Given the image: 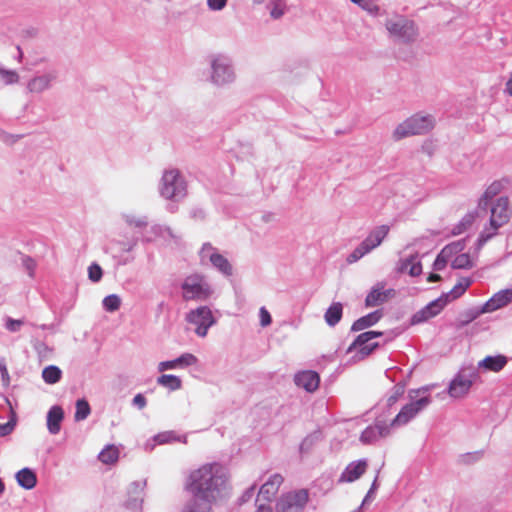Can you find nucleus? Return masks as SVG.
I'll return each mask as SVG.
<instances>
[{
    "label": "nucleus",
    "instance_id": "42",
    "mask_svg": "<svg viewBox=\"0 0 512 512\" xmlns=\"http://www.w3.org/2000/svg\"><path fill=\"white\" fill-rule=\"evenodd\" d=\"M123 219L131 227L142 228V227H146L148 224V220L145 216H136V215H132V214H125V215H123Z\"/></svg>",
    "mask_w": 512,
    "mask_h": 512
},
{
    "label": "nucleus",
    "instance_id": "30",
    "mask_svg": "<svg viewBox=\"0 0 512 512\" xmlns=\"http://www.w3.org/2000/svg\"><path fill=\"white\" fill-rule=\"evenodd\" d=\"M381 318L379 311H374L356 320L352 325L353 331H360L376 324Z\"/></svg>",
    "mask_w": 512,
    "mask_h": 512
},
{
    "label": "nucleus",
    "instance_id": "3",
    "mask_svg": "<svg viewBox=\"0 0 512 512\" xmlns=\"http://www.w3.org/2000/svg\"><path fill=\"white\" fill-rule=\"evenodd\" d=\"M432 386L427 385L408 392L409 403L404 405L395 418L389 423L392 428H399L408 424L432 402L430 391Z\"/></svg>",
    "mask_w": 512,
    "mask_h": 512
},
{
    "label": "nucleus",
    "instance_id": "13",
    "mask_svg": "<svg viewBox=\"0 0 512 512\" xmlns=\"http://www.w3.org/2000/svg\"><path fill=\"white\" fill-rule=\"evenodd\" d=\"M185 320L193 326V331L201 338L206 337L209 329L217 322L212 310L208 306H199L191 309L186 313Z\"/></svg>",
    "mask_w": 512,
    "mask_h": 512
},
{
    "label": "nucleus",
    "instance_id": "6",
    "mask_svg": "<svg viewBox=\"0 0 512 512\" xmlns=\"http://www.w3.org/2000/svg\"><path fill=\"white\" fill-rule=\"evenodd\" d=\"M385 28L391 39L401 43L413 42L418 36L414 21L400 14L389 16L385 21Z\"/></svg>",
    "mask_w": 512,
    "mask_h": 512
},
{
    "label": "nucleus",
    "instance_id": "37",
    "mask_svg": "<svg viewBox=\"0 0 512 512\" xmlns=\"http://www.w3.org/2000/svg\"><path fill=\"white\" fill-rule=\"evenodd\" d=\"M90 412V405L85 399H78L76 401L75 421L85 420L90 415Z\"/></svg>",
    "mask_w": 512,
    "mask_h": 512
},
{
    "label": "nucleus",
    "instance_id": "20",
    "mask_svg": "<svg viewBox=\"0 0 512 512\" xmlns=\"http://www.w3.org/2000/svg\"><path fill=\"white\" fill-rule=\"evenodd\" d=\"M512 302V288L495 293L482 307L481 313H491L508 306Z\"/></svg>",
    "mask_w": 512,
    "mask_h": 512
},
{
    "label": "nucleus",
    "instance_id": "59",
    "mask_svg": "<svg viewBox=\"0 0 512 512\" xmlns=\"http://www.w3.org/2000/svg\"><path fill=\"white\" fill-rule=\"evenodd\" d=\"M203 216H204V213H203V211L201 209L195 210L193 212V217L194 218H202Z\"/></svg>",
    "mask_w": 512,
    "mask_h": 512
},
{
    "label": "nucleus",
    "instance_id": "4",
    "mask_svg": "<svg viewBox=\"0 0 512 512\" xmlns=\"http://www.w3.org/2000/svg\"><path fill=\"white\" fill-rule=\"evenodd\" d=\"M489 223L480 233L477 245L481 248L487 241L497 235L498 230L506 225L512 217V208L507 197H499L490 208Z\"/></svg>",
    "mask_w": 512,
    "mask_h": 512
},
{
    "label": "nucleus",
    "instance_id": "56",
    "mask_svg": "<svg viewBox=\"0 0 512 512\" xmlns=\"http://www.w3.org/2000/svg\"><path fill=\"white\" fill-rule=\"evenodd\" d=\"M11 426L9 423L0 424V435L5 436L11 432Z\"/></svg>",
    "mask_w": 512,
    "mask_h": 512
},
{
    "label": "nucleus",
    "instance_id": "15",
    "mask_svg": "<svg viewBox=\"0 0 512 512\" xmlns=\"http://www.w3.org/2000/svg\"><path fill=\"white\" fill-rule=\"evenodd\" d=\"M380 336H382V332L376 331H367L358 335L348 348V353H354L353 361H361L369 356L378 347V343L372 342V340Z\"/></svg>",
    "mask_w": 512,
    "mask_h": 512
},
{
    "label": "nucleus",
    "instance_id": "51",
    "mask_svg": "<svg viewBox=\"0 0 512 512\" xmlns=\"http://www.w3.org/2000/svg\"><path fill=\"white\" fill-rule=\"evenodd\" d=\"M0 373H1V377H2L3 383L5 385H8L9 382H10V377H9V373H8V369H7L6 363L3 360L0 361Z\"/></svg>",
    "mask_w": 512,
    "mask_h": 512
},
{
    "label": "nucleus",
    "instance_id": "43",
    "mask_svg": "<svg viewBox=\"0 0 512 512\" xmlns=\"http://www.w3.org/2000/svg\"><path fill=\"white\" fill-rule=\"evenodd\" d=\"M448 250H441L433 263V269L440 271L443 270L451 258L447 255Z\"/></svg>",
    "mask_w": 512,
    "mask_h": 512
},
{
    "label": "nucleus",
    "instance_id": "54",
    "mask_svg": "<svg viewBox=\"0 0 512 512\" xmlns=\"http://www.w3.org/2000/svg\"><path fill=\"white\" fill-rule=\"evenodd\" d=\"M256 504H257L256 512H272V508L268 504V502L263 503L262 501H260V502H256Z\"/></svg>",
    "mask_w": 512,
    "mask_h": 512
},
{
    "label": "nucleus",
    "instance_id": "47",
    "mask_svg": "<svg viewBox=\"0 0 512 512\" xmlns=\"http://www.w3.org/2000/svg\"><path fill=\"white\" fill-rule=\"evenodd\" d=\"M259 318H260V325L262 327H267L272 322V317H271L269 311L265 307H261L259 309Z\"/></svg>",
    "mask_w": 512,
    "mask_h": 512
},
{
    "label": "nucleus",
    "instance_id": "52",
    "mask_svg": "<svg viewBox=\"0 0 512 512\" xmlns=\"http://www.w3.org/2000/svg\"><path fill=\"white\" fill-rule=\"evenodd\" d=\"M136 245V241L134 239L128 240L120 244L118 252H129Z\"/></svg>",
    "mask_w": 512,
    "mask_h": 512
},
{
    "label": "nucleus",
    "instance_id": "25",
    "mask_svg": "<svg viewBox=\"0 0 512 512\" xmlns=\"http://www.w3.org/2000/svg\"><path fill=\"white\" fill-rule=\"evenodd\" d=\"M294 381L298 387L305 389L307 392H314L319 387L320 377L316 372L308 370L297 373Z\"/></svg>",
    "mask_w": 512,
    "mask_h": 512
},
{
    "label": "nucleus",
    "instance_id": "26",
    "mask_svg": "<svg viewBox=\"0 0 512 512\" xmlns=\"http://www.w3.org/2000/svg\"><path fill=\"white\" fill-rule=\"evenodd\" d=\"M64 420V410L59 405L52 406L46 416V425L50 434L56 435L61 430V424Z\"/></svg>",
    "mask_w": 512,
    "mask_h": 512
},
{
    "label": "nucleus",
    "instance_id": "60",
    "mask_svg": "<svg viewBox=\"0 0 512 512\" xmlns=\"http://www.w3.org/2000/svg\"><path fill=\"white\" fill-rule=\"evenodd\" d=\"M372 493L373 492L371 490L368 491L366 497L364 498V500H363V502L361 504L362 506H364L366 504V502L368 501L369 497H372Z\"/></svg>",
    "mask_w": 512,
    "mask_h": 512
},
{
    "label": "nucleus",
    "instance_id": "35",
    "mask_svg": "<svg viewBox=\"0 0 512 512\" xmlns=\"http://www.w3.org/2000/svg\"><path fill=\"white\" fill-rule=\"evenodd\" d=\"M476 219V213L470 212L467 213L457 225H455L452 229L453 235H459L465 232L471 225L474 223Z\"/></svg>",
    "mask_w": 512,
    "mask_h": 512
},
{
    "label": "nucleus",
    "instance_id": "14",
    "mask_svg": "<svg viewBox=\"0 0 512 512\" xmlns=\"http://www.w3.org/2000/svg\"><path fill=\"white\" fill-rule=\"evenodd\" d=\"M309 501V492L298 489L283 493L275 504V512H304Z\"/></svg>",
    "mask_w": 512,
    "mask_h": 512
},
{
    "label": "nucleus",
    "instance_id": "29",
    "mask_svg": "<svg viewBox=\"0 0 512 512\" xmlns=\"http://www.w3.org/2000/svg\"><path fill=\"white\" fill-rule=\"evenodd\" d=\"M503 188L504 185L501 181H494L486 188L482 197L479 199V206L486 207L489 201H491L494 197L501 193Z\"/></svg>",
    "mask_w": 512,
    "mask_h": 512
},
{
    "label": "nucleus",
    "instance_id": "41",
    "mask_svg": "<svg viewBox=\"0 0 512 512\" xmlns=\"http://www.w3.org/2000/svg\"><path fill=\"white\" fill-rule=\"evenodd\" d=\"M465 246L466 241L465 239H462L446 245L442 250H448L447 255L452 259L456 255L461 254L462 251L465 249Z\"/></svg>",
    "mask_w": 512,
    "mask_h": 512
},
{
    "label": "nucleus",
    "instance_id": "2",
    "mask_svg": "<svg viewBox=\"0 0 512 512\" xmlns=\"http://www.w3.org/2000/svg\"><path fill=\"white\" fill-rule=\"evenodd\" d=\"M472 282L473 280L470 277H461L449 292L443 293L439 298L431 301L424 308L416 312L411 318L412 324L425 322L438 315L449 302L461 297L471 286Z\"/></svg>",
    "mask_w": 512,
    "mask_h": 512
},
{
    "label": "nucleus",
    "instance_id": "23",
    "mask_svg": "<svg viewBox=\"0 0 512 512\" xmlns=\"http://www.w3.org/2000/svg\"><path fill=\"white\" fill-rule=\"evenodd\" d=\"M393 292L394 290L392 289L385 290L384 282H378L372 287L371 291L366 296L365 304L368 307L379 306L385 303Z\"/></svg>",
    "mask_w": 512,
    "mask_h": 512
},
{
    "label": "nucleus",
    "instance_id": "22",
    "mask_svg": "<svg viewBox=\"0 0 512 512\" xmlns=\"http://www.w3.org/2000/svg\"><path fill=\"white\" fill-rule=\"evenodd\" d=\"M368 462L366 459H359L349 463L341 473L339 483H351L358 480L367 470Z\"/></svg>",
    "mask_w": 512,
    "mask_h": 512
},
{
    "label": "nucleus",
    "instance_id": "18",
    "mask_svg": "<svg viewBox=\"0 0 512 512\" xmlns=\"http://www.w3.org/2000/svg\"><path fill=\"white\" fill-rule=\"evenodd\" d=\"M284 478L279 473H274L268 476L265 482L259 489V493L256 502L264 501L271 502L273 497L277 494L280 486L282 485Z\"/></svg>",
    "mask_w": 512,
    "mask_h": 512
},
{
    "label": "nucleus",
    "instance_id": "24",
    "mask_svg": "<svg viewBox=\"0 0 512 512\" xmlns=\"http://www.w3.org/2000/svg\"><path fill=\"white\" fill-rule=\"evenodd\" d=\"M173 442H187L185 435L179 436L174 431H164L155 435L152 439L145 443V450L152 451L156 445L169 444Z\"/></svg>",
    "mask_w": 512,
    "mask_h": 512
},
{
    "label": "nucleus",
    "instance_id": "27",
    "mask_svg": "<svg viewBox=\"0 0 512 512\" xmlns=\"http://www.w3.org/2000/svg\"><path fill=\"white\" fill-rule=\"evenodd\" d=\"M397 270L400 273H408L412 277L419 276L422 273V264L418 255L415 254L400 259L397 264Z\"/></svg>",
    "mask_w": 512,
    "mask_h": 512
},
{
    "label": "nucleus",
    "instance_id": "28",
    "mask_svg": "<svg viewBox=\"0 0 512 512\" xmlns=\"http://www.w3.org/2000/svg\"><path fill=\"white\" fill-rule=\"evenodd\" d=\"M16 480L19 486L30 490L36 486L37 478L35 473L29 468H23L16 473Z\"/></svg>",
    "mask_w": 512,
    "mask_h": 512
},
{
    "label": "nucleus",
    "instance_id": "8",
    "mask_svg": "<svg viewBox=\"0 0 512 512\" xmlns=\"http://www.w3.org/2000/svg\"><path fill=\"white\" fill-rule=\"evenodd\" d=\"M210 76L209 81L219 87L234 82L236 75L232 60L224 54H213L209 56Z\"/></svg>",
    "mask_w": 512,
    "mask_h": 512
},
{
    "label": "nucleus",
    "instance_id": "45",
    "mask_svg": "<svg viewBox=\"0 0 512 512\" xmlns=\"http://www.w3.org/2000/svg\"><path fill=\"white\" fill-rule=\"evenodd\" d=\"M403 393H404L403 386H399V385L394 386V388L390 392V395L387 397V400H386L387 406L391 407L394 404H396L398 402L399 398L403 395Z\"/></svg>",
    "mask_w": 512,
    "mask_h": 512
},
{
    "label": "nucleus",
    "instance_id": "5",
    "mask_svg": "<svg viewBox=\"0 0 512 512\" xmlns=\"http://www.w3.org/2000/svg\"><path fill=\"white\" fill-rule=\"evenodd\" d=\"M160 195L173 201H180L187 195V181L176 168H170L163 172L159 183Z\"/></svg>",
    "mask_w": 512,
    "mask_h": 512
},
{
    "label": "nucleus",
    "instance_id": "36",
    "mask_svg": "<svg viewBox=\"0 0 512 512\" xmlns=\"http://www.w3.org/2000/svg\"><path fill=\"white\" fill-rule=\"evenodd\" d=\"M61 370L54 365H50L43 369L42 378L48 384H55L61 379Z\"/></svg>",
    "mask_w": 512,
    "mask_h": 512
},
{
    "label": "nucleus",
    "instance_id": "49",
    "mask_svg": "<svg viewBox=\"0 0 512 512\" xmlns=\"http://www.w3.org/2000/svg\"><path fill=\"white\" fill-rule=\"evenodd\" d=\"M22 324H23V322L21 320L7 318L5 327L7 330H9L11 332H16L21 328Z\"/></svg>",
    "mask_w": 512,
    "mask_h": 512
},
{
    "label": "nucleus",
    "instance_id": "53",
    "mask_svg": "<svg viewBox=\"0 0 512 512\" xmlns=\"http://www.w3.org/2000/svg\"><path fill=\"white\" fill-rule=\"evenodd\" d=\"M133 404L137 406L139 409H142L146 406V398L142 394H137L133 398Z\"/></svg>",
    "mask_w": 512,
    "mask_h": 512
},
{
    "label": "nucleus",
    "instance_id": "63",
    "mask_svg": "<svg viewBox=\"0 0 512 512\" xmlns=\"http://www.w3.org/2000/svg\"><path fill=\"white\" fill-rule=\"evenodd\" d=\"M351 2L359 5L360 7L363 5V3L365 2V0H350Z\"/></svg>",
    "mask_w": 512,
    "mask_h": 512
},
{
    "label": "nucleus",
    "instance_id": "38",
    "mask_svg": "<svg viewBox=\"0 0 512 512\" xmlns=\"http://www.w3.org/2000/svg\"><path fill=\"white\" fill-rule=\"evenodd\" d=\"M122 300L117 294H110L106 296L102 301L103 309L107 312H115L121 306Z\"/></svg>",
    "mask_w": 512,
    "mask_h": 512
},
{
    "label": "nucleus",
    "instance_id": "39",
    "mask_svg": "<svg viewBox=\"0 0 512 512\" xmlns=\"http://www.w3.org/2000/svg\"><path fill=\"white\" fill-rule=\"evenodd\" d=\"M267 8L269 9L271 17L278 19L283 16L286 4L283 0H272L268 3Z\"/></svg>",
    "mask_w": 512,
    "mask_h": 512
},
{
    "label": "nucleus",
    "instance_id": "55",
    "mask_svg": "<svg viewBox=\"0 0 512 512\" xmlns=\"http://www.w3.org/2000/svg\"><path fill=\"white\" fill-rule=\"evenodd\" d=\"M25 266L29 272V275L30 276H33L34 275V270H35V267H36V264L35 262L31 259V258H27L25 260Z\"/></svg>",
    "mask_w": 512,
    "mask_h": 512
},
{
    "label": "nucleus",
    "instance_id": "12",
    "mask_svg": "<svg viewBox=\"0 0 512 512\" xmlns=\"http://www.w3.org/2000/svg\"><path fill=\"white\" fill-rule=\"evenodd\" d=\"M389 233V226L381 225L374 228L368 236L347 256L349 264L355 263L377 248Z\"/></svg>",
    "mask_w": 512,
    "mask_h": 512
},
{
    "label": "nucleus",
    "instance_id": "31",
    "mask_svg": "<svg viewBox=\"0 0 512 512\" xmlns=\"http://www.w3.org/2000/svg\"><path fill=\"white\" fill-rule=\"evenodd\" d=\"M119 448L115 445H107L98 455V459L104 464H114L119 459Z\"/></svg>",
    "mask_w": 512,
    "mask_h": 512
},
{
    "label": "nucleus",
    "instance_id": "11",
    "mask_svg": "<svg viewBox=\"0 0 512 512\" xmlns=\"http://www.w3.org/2000/svg\"><path fill=\"white\" fill-rule=\"evenodd\" d=\"M200 263L210 266L225 277L233 274V266L220 251L210 243H204L199 251Z\"/></svg>",
    "mask_w": 512,
    "mask_h": 512
},
{
    "label": "nucleus",
    "instance_id": "50",
    "mask_svg": "<svg viewBox=\"0 0 512 512\" xmlns=\"http://www.w3.org/2000/svg\"><path fill=\"white\" fill-rule=\"evenodd\" d=\"M361 8L366 10L371 15H379V12H380L379 6H377V5L373 4V3L367 2V1H365L363 3Z\"/></svg>",
    "mask_w": 512,
    "mask_h": 512
},
{
    "label": "nucleus",
    "instance_id": "16",
    "mask_svg": "<svg viewBox=\"0 0 512 512\" xmlns=\"http://www.w3.org/2000/svg\"><path fill=\"white\" fill-rule=\"evenodd\" d=\"M58 78L56 69L37 71L27 82L26 89L31 94H42L50 90Z\"/></svg>",
    "mask_w": 512,
    "mask_h": 512
},
{
    "label": "nucleus",
    "instance_id": "32",
    "mask_svg": "<svg viewBox=\"0 0 512 512\" xmlns=\"http://www.w3.org/2000/svg\"><path fill=\"white\" fill-rule=\"evenodd\" d=\"M157 383L170 391H176L181 389L182 380L180 377L172 374H163L157 378Z\"/></svg>",
    "mask_w": 512,
    "mask_h": 512
},
{
    "label": "nucleus",
    "instance_id": "40",
    "mask_svg": "<svg viewBox=\"0 0 512 512\" xmlns=\"http://www.w3.org/2000/svg\"><path fill=\"white\" fill-rule=\"evenodd\" d=\"M20 77L15 70H8L0 67V80L5 85L18 83Z\"/></svg>",
    "mask_w": 512,
    "mask_h": 512
},
{
    "label": "nucleus",
    "instance_id": "57",
    "mask_svg": "<svg viewBox=\"0 0 512 512\" xmlns=\"http://www.w3.org/2000/svg\"><path fill=\"white\" fill-rule=\"evenodd\" d=\"M142 502H143V499L139 498V499L133 500V502H129L128 505H130L134 508H141Z\"/></svg>",
    "mask_w": 512,
    "mask_h": 512
},
{
    "label": "nucleus",
    "instance_id": "34",
    "mask_svg": "<svg viewBox=\"0 0 512 512\" xmlns=\"http://www.w3.org/2000/svg\"><path fill=\"white\" fill-rule=\"evenodd\" d=\"M451 266L454 269H470L474 262L468 253H461L451 259Z\"/></svg>",
    "mask_w": 512,
    "mask_h": 512
},
{
    "label": "nucleus",
    "instance_id": "58",
    "mask_svg": "<svg viewBox=\"0 0 512 512\" xmlns=\"http://www.w3.org/2000/svg\"><path fill=\"white\" fill-rule=\"evenodd\" d=\"M440 280H441V277L438 274H430L429 277L427 278L428 282H437Z\"/></svg>",
    "mask_w": 512,
    "mask_h": 512
},
{
    "label": "nucleus",
    "instance_id": "61",
    "mask_svg": "<svg viewBox=\"0 0 512 512\" xmlns=\"http://www.w3.org/2000/svg\"><path fill=\"white\" fill-rule=\"evenodd\" d=\"M376 489H377V477H376V478H375V480L373 481V483H372V486H371L370 490H371L372 492H374V490H376Z\"/></svg>",
    "mask_w": 512,
    "mask_h": 512
},
{
    "label": "nucleus",
    "instance_id": "33",
    "mask_svg": "<svg viewBox=\"0 0 512 512\" xmlns=\"http://www.w3.org/2000/svg\"><path fill=\"white\" fill-rule=\"evenodd\" d=\"M342 317L341 303H333L326 311L324 318L329 326H335Z\"/></svg>",
    "mask_w": 512,
    "mask_h": 512
},
{
    "label": "nucleus",
    "instance_id": "44",
    "mask_svg": "<svg viewBox=\"0 0 512 512\" xmlns=\"http://www.w3.org/2000/svg\"><path fill=\"white\" fill-rule=\"evenodd\" d=\"M102 276H103L102 268L97 263H92L88 267V277L92 282H94V283L99 282L102 279Z\"/></svg>",
    "mask_w": 512,
    "mask_h": 512
},
{
    "label": "nucleus",
    "instance_id": "19",
    "mask_svg": "<svg viewBox=\"0 0 512 512\" xmlns=\"http://www.w3.org/2000/svg\"><path fill=\"white\" fill-rule=\"evenodd\" d=\"M198 364V358L192 353H183L173 360L162 361L158 363V372L167 370L186 369Z\"/></svg>",
    "mask_w": 512,
    "mask_h": 512
},
{
    "label": "nucleus",
    "instance_id": "48",
    "mask_svg": "<svg viewBox=\"0 0 512 512\" xmlns=\"http://www.w3.org/2000/svg\"><path fill=\"white\" fill-rule=\"evenodd\" d=\"M228 0H207V6L211 11H221L227 5Z\"/></svg>",
    "mask_w": 512,
    "mask_h": 512
},
{
    "label": "nucleus",
    "instance_id": "21",
    "mask_svg": "<svg viewBox=\"0 0 512 512\" xmlns=\"http://www.w3.org/2000/svg\"><path fill=\"white\" fill-rule=\"evenodd\" d=\"M508 363V357L502 354L488 355L477 363L475 367L478 373L493 372L499 373Z\"/></svg>",
    "mask_w": 512,
    "mask_h": 512
},
{
    "label": "nucleus",
    "instance_id": "64",
    "mask_svg": "<svg viewBox=\"0 0 512 512\" xmlns=\"http://www.w3.org/2000/svg\"><path fill=\"white\" fill-rule=\"evenodd\" d=\"M362 507H363V506L361 505L360 507H358L357 509H355V510H353V511H351V512H361V508H362Z\"/></svg>",
    "mask_w": 512,
    "mask_h": 512
},
{
    "label": "nucleus",
    "instance_id": "17",
    "mask_svg": "<svg viewBox=\"0 0 512 512\" xmlns=\"http://www.w3.org/2000/svg\"><path fill=\"white\" fill-rule=\"evenodd\" d=\"M391 428L390 424L383 421H377L374 425L368 426L361 433L360 441L365 445L375 444L380 439L389 436Z\"/></svg>",
    "mask_w": 512,
    "mask_h": 512
},
{
    "label": "nucleus",
    "instance_id": "7",
    "mask_svg": "<svg viewBox=\"0 0 512 512\" xmlns=\"http://www.w3.org/2000/svg\"><path fill=\"white\" fill-rule=\"evenodd\" d=\"M182 298L185 301L204 302L211 298L214 290L202 274H191L181 284Z\"/></svg>",
    "mask_w": 512,
    "mask_h": 512
},
{
    "label": "nucleus",
    "instance_id": "9",
    "mask_svg": "<svg viewBox=\"0 0 512 512\" xmlns=\"http://www.w3.org/2000/svg\"><path fill=\"white\" fill-rule=\"evenodd\" d=\"M435 120L431 115L415 114L400 123L393 132L395 140L429 132Z\"/></svg>",
    "mask_w": 512,
    "mask_h": 512
},
{
    "label": "nucleus",
    "instance_id": "62",
    "mask_svg": "<svg viewBox=\"0 0 512 512\" xmlns=\"http://www.w3.org/2000/svg\"><path fill=\"white\" fill-rule=\"evenodd\" d=\"M5 485L4 482L0 479V496L4 493Z\"/></svg>",
    "mask_w": 512,
    "mask_h": 512
},
{
    "label": "nucleus",
    "instance_id": "1",
    "mask_svg": "<svg viewBox=\"0 0 512 512\" xmlns=\"http://www.w3.org/2000/svg\"><path fill=\"white\" fill-rule=\"evenodd\" d=\"M184 488L193 499L181 512H211L213 504L230 495L229 470L220 462L204 463L190 471Z\"/></svg>",
    "mask_w": 512,
    "mask_h": 512
},
{
    "label": "nucleus",
    "instance_id": "10",
    "mask_svg": "<svg viewBox=\"0 0 512 512\" xmlns=\"http://www.w3.org/2000/svg\"><path fill=\"white\" fill-rule=\"evenodd\" d=\"M479 379L480 375L474 366L462 367L449 384V396L455 399L465 397Z\"/></svg>",
    "mask_w": 512,
    "mask_h": 512
},
{
    "label": "nucleus",
    "instance_id": "46",
    "mask_svg": "<svg viewBox=\"0 0 512 512\" xmlns=\"http://www.w3.org/2000/svg\"><path fill=\"white\" fill-rule=\"evenodd\" d=\"M317 439V434L307 436L300 444V451L302 453L308 452L312 448Z\"/></svg>",
    "mask_w": 512,
    "mask_h": 512
}]
</instances>
